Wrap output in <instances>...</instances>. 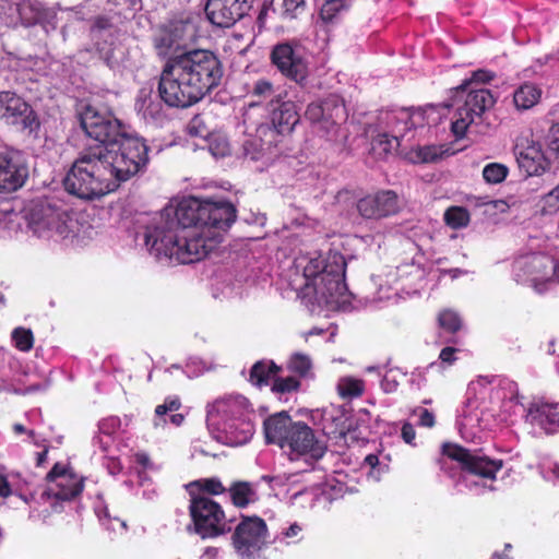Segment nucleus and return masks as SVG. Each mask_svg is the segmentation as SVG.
<instances>
[{"instance_id": "4468645a", "label": "nucleus", "mask_w": 559, "mask_h": 559, "mask_svg": "<svg viewBox=\"0 0 559 559\" xmlns=\"http://www.w3.org/2000/svg\"><path fill=\"white\" fill-rule=\"evenodd\" d=\"M0 120L22 130L33 131L38 127L36 115L32 107L13 92H0Z\"/></svg>"}, {"instance_id": "a18cd8bd", "label": "nucleus", "mask_w": 559, "mask_h": 559, "mask_svg": "<svg viewBox=\"0 0 559 559\" xmlns=\"http://www.w3.org/2000/svg\"><path fill=\"white\" fill-rule=\"evenodd\" d=\"M542 204V210L546 214L559 211V185L543 198Z\"/></svg>"}, {"instance_id": "f8f14e48", "label": "nucleus", "mask_w": 559, "mask_h": 559, "mask_svg": "<svg viewBox=\"0 0 559 559\" xmlns=\"http://www.w3.org/2000/svg\"><path fill=\"white\" fill-rule=\"evenodd\" d=\"M325 444L318 440L313 430L302 421H297L290 430L288 443L285 451L290 460L305 457L308 460H319L325 453Z\"/></svg>"}, {"instance_id": "c9c22d12", "label": "nucleus", "mask_w": 559, "mask_h": 559, "mask_svg": "<svg viewBox=\"0 0 559 559\" xmlns=\"http://www.w3.org/2000/svg\"><path fill=\"white\" fill-rule=\"evenodd\" d=\"M209 150L215 157H225L230 153V145L226 135L212 133L207 139Z\"/></svg>"}, {"instance_id": "0eeeda50", "label": "nucleus", "mask_w": 559, "mask_h": 559, "mask_svg": "<svg viewBox=\"0 0 559 559\" xmlns=\"http://www.w3.org/2000/svg\"><path fill=\"white\" fill-rule=\"evenodd\" d=\"M189 511L194 531L202 538H214L231 530L222 507L206 496H193Z\"/></svg>"}, {"instance_id": "4d7b16f0", "label": "nucleus", "mask_w": 559, "mask_h": 559, "mask_svg": "<svg viewBox=\"0 0 559 559\" xmlns=\"http://www.w3.org/2000/svg\"><path fill=\"white\" fill-rule=\"evenodd\" d=\"M455 352L456 349L453 347H445L441 350L439 358L443 362L452 364L455 361Z\"/></svg>"}, {"instance_id": "7c9ffc66", "label": "nucleus", "mask_w": 559, "mask_h": 559, "mask_svg": "<svg viewBox=\"0 0 559 559\" xmlns=\"http://www.w3.org/2000/svg\"><path fill=\"white\" fill-rule=\"evenodd\" d=\"M462 104H457L455 112L452 118V132L456 138H463L468 128L475 123L479 118Z\"/></svg>"}, {"instance_id": "9b49d317", "label": "nucleus", "mask_w": 559, "mask_h": 559, "mask_svg": "<svg viewBox=\"0 0 559 559\" xmlns=\"http://www.w3.org/2000/svg\"><path fill=\"white\" fill-rule=\"evenodd\" d=\"M443 453L461 464L463 471L484 479L493 480L502 468L501 460H491L480 453L472 452L456 444H445Z\"/></svg>"}, {"instance_id": "338daca9", "label": "nucleus", "mask_w": 559, "mask_h": 559, "mask_svg": "<svg viewBox=\"0 0 559 559\" xmlns=\"http://www.w3.org/2000/svg\"><path fill=\"white\" fill-rule=\"evenodd\" d=\"M183 28H186V29H188V31H191V32H193V31H194L193 26H192V25H190V24H185V25H183Z\"/></svg>"}, {"instance_id": "de8ad7c7", "label": "nucleus", "mask_w": 559, "mask_h": 559, "mask_svg": "<svg viewBox=\"0 0 559 559\" xmlns=\"http://www.w3.org/2000/svg\"><path fill=\"white\" fill-rule=\"evenodd\" d=\"M193 485L211 495H221L225 491L223 484L217 478L200 479Z\"/></svg>"}, {"instance_id": "6e6d98bb", "label": "nucleus", "mask_w": 559, "mask_h": 559, "mask_svg": "<svg viewBox=\"0 0 559 559\" xmlns=\"http://www.w3.org/2000/svg\"><path fill=\"white\" fill-rule=\"evenodd\" d=\"M302 532V527L298 523H293L287 527L282 535L287 539H294L297 538Z\"/></svg>"}, {"instance_id": "39448f33", "label": "nucleus", "mask_w": 559, "mask_h": 559, "mask_svg": "<svg viewBox=\"0 0 559 559\" xmlns=\"http://www.w3.org/2000/svg\"><path fill=\"white\" fill-rule=\"evenodd\" d=\"M346 262L338 252H330L325 258L300 257L296 269L302 271L304 283L299 289L305 299L330 311L341 310L350 301L344 282Z\"/></svg>"}, {"instance_id": "393cba45", "label": "nucleus", "mask_w": 559, "mask_h": 559, "mask_svg": "<svg viewBox=\"0 0 559 559\" xmlns=\"http://www.w3.org/2000/svg\"><path fill=\"white\" fill-rule=\"evenodd\" d=\"M516 147L519 167L527 176H539L546 170L548 163L539 143L532 141Z\"/></svg>"}, {"instance_id": "a19ab883", "label": "nucleus", "mask_w": 559, "mask_h": 559, "mask_svg": "<svg viewBox=\"0 0 559 559\" xmlns=\"http://www.w3.org/2000/svg\"><path fill=\"white\" fill-rule=\"evenodd\" d=\"M136 108L144 118L156 119L160 111V104L154 100L150 95H145L138 99Z\"/></svg>"}, {"instance_id": "69168bd1", "label": "nucleus", "mask_w": 559, "mask_h": 559, "mask_svg": "<svg viewBox=\"0 0 559 559\" xmlns=\"http://www.w3.org/2000/svg\"><path fill=\"white\" fill-rule=\"evenodd\" d=\"M554 475L559 478V465H556L552 469Z\"/></svg>"}, {"instance_id": "bb28decb", "label": "nucleus", "mask_w": 559, "mask_h": 559, "mask_svg": "<svg viewBox=\"0 0 559 559\" xmlns=\"http://www.w3.org/2000/svg\"><path fill=\"white\" fill-rule=\"evenodd\" d=\"M275 139L265 138L263 134L258 132L257 136H252L243 143V155L253 162H262L263 166L269 165L273 157L274 152L272 148V142Z\"/></svg>"}, {"instance_id": "79ce46f5", "label": "nucleus", "mask_w": 559, "mask_h": 559, "mask_svg": "<svg viewBox=\"0 0 559 559\" xmlns=\"http://www.w3.org/2000/svg\"><path fill=\"white\" fill-rule=\"evenodd\" d=\"M400 141L389 133L380 134L373 142V150L379 154H392L397 151Z\"/></svg>"}, {"instance_id": "f03ea898", "label": "nucleus", "mask_w": 559, "mask_h": 559, "mask_svg": "<svg viewBox=\"0 0 559 559\" xmlns=\"http://www.w3.org/2000/svg\"><path fill=\"white\" fill-rule=\"evenodd\" d=\"M120 150V155L105 153L103 146L84 150L63 180L66 190L80 199H99L146 165L147 147L142 140H126Z\"/></svg>"}, {"instance_id": "1a4fd4ad", "label": "nucleus", "mask_w": 559, "mask_h": 559, "mask_svg": "<svg viewBox=\"0 0 559 559\" xmlns=\"http://www.w3.org/2000/svg\"><path fill=\"white\" fill-rule=\"evenodd\" d=\"M519 282H531L535 287L545 283H559V267L552 257L531 253L519 258L514 263Z\"/></svg>"}, {"instance_id": "6ab92c4d", "label": "nucleus", "mask_w": 559, "mask_h": 559, "mask_svg": "<svg viewBox=\"0 0 559 559\" xmlns=\"http://www.w3.org/2000/svg\"><path fill=\"white\" fill-rule=\"evenodd\" d=\"M47 478L49 486L46 493L60 500H70L83 489V479L59 464L53 466Z\"/></svg>"}, {"instance_id": "c85d7f7f", "label": "nucleus", "mask_w": 559, "mask_h": 559, "mask_svg": "<svg viewBox=\"0 0 559 559\" xmlns=\"http://www.w3.org/2000/svg\"><path fill=\"white\" fill-rule=\"evenodd\" d=\"M542 90L532 83L521 85L513 94V102L519 110H527L539 103Z\"/></svg>"}, {"instance_id": "864d4df0", "label": "nucleus", "mask_w": 559, "mask_h": 559, "mask_svg": "<svg viewBox=\"0 0 559 559\" xmlns=\"http://www.w3.org/2000/svg\"><path fill=\"white\" fill-rule=\"evenodd\" d=\"M493 74L486 70H477L473 72L472 79L468 83L478 82V83H487L492 80Z\"/></svg>"}, {"instance_id": "20e7f679", "label": "nucleus", "mask_w": 559, "mask_h": 559, "mask_svg": "<svg viewBox=\"0 0 559 559\" xmlns=\"http://www.w3.org/2000/svg\"><path fill=\"white\" fill-rule=\"evenodd\" d=\"M346 262L338 252H330L325 258L300 257L296 269L302 271L304 283L299 289L305 299L330 311L341 310L350 301L344 282Z\"/></svg>"}, {"instance_id": "8fccbe9b", "label": "nucleus", "mask_w": 559, "mask_h": 559, "mask_svg": "<svg viewBox=\"0 0 559 559\" xmlns=\"http://www.w3.org/2000/svg\"><path fill=\"white\" fill-rule=\"evenodd\" d=\"M547 144L550 151L559 157V122L554 124L547 135Z\"/></svg>"}, {"instance_id": "2f4dec72", "label": "nucleus", "mask_w": 559, "mask_h": 559, "mask_svg": "<svg viewBox=\"0 0 559 559\" xmlns=\"http://www.w3.org/2000/svg\"><path fill=\"white\" fill-rule=\"evenodd\" d=\"M336 390L342 399L359 397L365 391V382L349 376L342 377L337 382Z\"/></svg>"}, {"instance_id": "ea45409f", "label": "nucleus", "mask_w": 559, "mask_h": 559, "mask_svg": "<svg viewBox=\"0 0 559 559\" xmlns=\"http://www.w3.org/2000/svg\"><path fill=\"white\" fill-rule=\"evenodd\" d=\"M347 7L346 2L324 1L320 11V19L324 23H332L341 12L347 9Z\"/></svg>"}, {"instance_id": "ddd939ff", "label": "nucleus", "mask_w": 559, "mask_h": 559, "mask_svg": "<svg viewBox=\"0 0 559 559\" xmlns=\"http://www.w3.org/2000/svg\"><path fill=\"white\" fill-rule=\"evenodd\" d=\"M253 416L248 400L241 395L216 400L207 407L206 424L210 431L222 428L231 420Z\"/></svg>"}, {"instance_id": "e2e57ef3", "label": "nucleus", "mask_w": 559, "mask_h": 559, "mask_svg": "<svg viewBox=\"0 0 559 559\" xmlns=\"http://www.w3.org/2000/svg\"><path fill=\"white\" fill-rule=\"evenodd\" d=\"M217 552L218 550L216 548H207L205 555L213 559L217 556Z\"/></svg>"}, {"instance_id": "603ef678", "label": "nucleus", "mask_w": 559, "mask_h": 559, "mask_svg": "<svg viewBox=\"0 0 559 559\" xmlns=\"http://www.w3.org/2000/svg\"><path fill=\"white\" fill-rule=\"evenodd\" d=\"M419 424L424 427L431 428L435 425V416L426 408L419 409Z\"/></svg>"}, {"instance_id": "052dcab7", "label": "nucleus", "mask_w": 559, "mask_h": 559, "mask_svg": "<svg viewBox=\"0 0 559 559\" xmlns=\"http://www.w3.org/2000/svg\"><path fill=\"white\" fill-rule=\"evenodd\" d=\"M170 421L175 425V426H180L183 421V415L181 414H174L170 416Z\"/></svg>"}, {"instance_id": "37998d69", "label": "nucleus", "mask_w": 559, "mask_h": 559, "mask_svg": "<svg viewBox=\"0 0 559 559\" xmlns=\"http://www.w3.org/2000/svg\"><path fill=\"white\" fill-rule=\"evenodd\" d=\"M15 347L22 352H28L34 344V337L31 330L17 328L12 333Z\"/></svg>"}, {"instance_id": "412c9836", "label": "nucleus", "mask_w": 559, "mask_h": 559, "mask_svg": "<svg viewBox=\"0 0 559 559\" xmlns=\"http://www.w3.org/2000/svg\"><path fill=\"white\" fill-rule=\"evenodd\" d=\"M245 8V0H207L205 13L212 24L229 27L243 15Z\"/></svg>"}, {"instance_id": "680f3d73", "label": "nucleus", "mask_w": 559, "mask_h": 559, "mask_svg": "<svg viewBox=\"0 0 559 559\" xmlns=\"http://www.w3.org/2000/svg\"><path fill=\"white\" fill-rule=\"evenodd\" d=\"M366 462L371 465V466H374L378 464V457L376 455H368L366 457Z\"/></svg>"}, {"instance_id": "f257e3e1", "label": "nucleus", "mask_w": 559, "mask_h": 559, "mask_svg": "<svg viewBox=\"0 0 559 559\" xmlns=\"http://www.w3.org/2000/svg\"><path fill=\"white\" fill-rule=\"evenodd\" d=\"M235 219L236 210L228 202L183 199L153 218L145 230V246L157 260L194 263L217 249Z\"/></svg>"}, {"instance_id": "774afa93", "label": "nucleus", "mask_w": 559, "mask_h": 559, "mask_svg": "<svg viewBox=\"0 0 559 559\" xmlns=\"http://www.w3.org/2000/svg\"><path fill=\"white\" fill-rule=\"evenodd\" d=\"M116 522L120 525V527H121V528H124V527H126L124 522H121V521H118V520H116Z\"/></svg>"}, {"instance_id": "9d476101", "label": "nucleus", "mask_w": 559, "mask_h": 559, "mask_svg": "<svg viewBox=\"0 0 559 559\" xmlns=\"http://www.w3.org/2000/svg\"><path fill=\"white\" fill-rule=\"evenodd\" d=\"M267 526L258 516L242 518L236 526L231 540L233 546L241 558H254L266 545Z\"/></svg>"}, {"instance_id": "a878e982", "label": "nucleus", "mask_w": 559, "mask_h": 559, "mask_svg": "<svg viewBox=\"0 0 559 559\" xmlns=\"http://www.w3.org/2000/svg\"><path fill=\"white\" fill-rule=\"evenodd\" d=\"M286 412L270 416L264 421V435L267 443H275L286 449L292 427L295 425Z\"/></svg>"}, {"instance_id": "2eb2a0df", "label": "nucleus", "mask_w": 559, "mask_h": 559, "mask_svg": "<svg viewBox=\"0 0 559 559\" xmlns=\"http://www.w3.org/2000/svg\"><path fill=\"white\" fill-rule=\"evenodd\" d=\"M306 118L329 135H334L337 124L345 119V108L337 98L331 97L308 106Z\"/></svg>"}, {"instance_id": "f3484780", "label": "nucleus", "mask_w": 559, "mask_h": 559, "mask_svg": "<svg viewBox=\"0 0 559 559\" xmlns=\"http://www.w3.org/2000/svg\"><path fill=\"white\" fill-rule=\"evenodd\" d=\"M299 121L296 105L293 102H272L271 123L272 128L261 126L258 129L265 138L275 139L276 134H288Z\"/></svg>"}, {"instance_id": "b1692460", "label": "nucleus", "mask_w": 559, "mask_h": 559, "mask_svg": "<svg viewBox=\"0 0 559 559\" xmlns=\"http://www.w3.org/2000/svg\"><path fill=\"white\" fill-rule=\"evenodd\" d=\"M217 440H222L231 445H241L247 443L253 436L254 425L252 416L231 420L229 424L211 431Z\"/></svg>"}, {"instance_id": "f704fd0d", "label": "nucleus", "mask_w": 559, "mask_h": 559, "mask_svg": "<svg viewBox=\"0 0 559 559\" xmlns=\"http://www.w3.org/2000/svg\"><path fill=\"white\" fill-rule=\"evenodd\" d=\"M442 150L436 145L418 146L411 152V159L414 163H430L442 155Z\"/></svg>"}, {"instance_id": "58836bf2", "label": "nucleus", "mask_w": 559, "mask_h": 559, "mask_svg": "<svg viewBox=\"0 0 559 559\" xmlns=\"http://www.w3.org/2000/svg\"><path fill=\"white\" fill-rule=\"evenodd\" d=\"M180 401L178 397H169L167 399L163 404L157 405L155 408V418H154V426L160 427L164 426L166 423V419L164 416L168 412H176L180 408Z\"/></svg>"}, {"instance_id": "13d9d810", "label": "nucleus", "mask_w": 559, "mask_h": 559, "mask_svg": "<svg viewBox=\"0 0 559 559\" xmlns=\"http://www.w3.org/2000/svg\"><path fill=\"white\" fill-rule=\"evenodd\" d=\"M402 437L407 443H412L415 439V430L412 425L405 424L402 428Z\"/></svg>"}, {"instance_id": "6e6552de", "label": "nucleus", "mask_w": 559, "mask_h": 559, "mask_svg": "<svg viewBox=\"0 0 559 559\" xmlns=\"http://www.w3.org/2000/svg\"><path fill=\"white\" fill-rule=\"evenodd\" d=\"M28 226L38 237L66 239L72 233L73 222L64 211L39 202L31 210Z\"/></svg>"}, {"instance_id": "423d86ee", "label": "nucleus", "mask_w": 559, "mask_h": 559, "mask_svg": "<svg viewBox=\"0 0 559 559\" xmlns=\"http://www.w3.org/2000/svg\"><path fill=\"white\" fill-rule=\"evenodd\" d=\"M81 127L88 138L96 141V144L88 148L103 146L106 148L105 153L115 151V154L120 155V146L126 140H140L127 135L121 130L119 120L110 111L93 105L86 106L81 114Z\"/></svg>"}, {"instance_id": "4c0bfd02", "label": "nucleus", "mask_w": 559, "mask_h": 559, "mask_svg": "<svg viewBox=\"0 0 559 559\" xmlns=\"http://www.w3.org/2000/svg\"><path fill=\"white\" fill-rule=\"evenodd\" d=\"M447 224L452 228H462L469 223V214L464 207L454 206L444 213Z\"/></svg>"}, {"instance_id": "09e8293b", "label": "nucleus", "mask_w": 559, "mask_h": 559, "mask_svg": "<svg viewBox=\"0 0 559 559\" xmlns=\"http://www.w3.org/2000/svg\"><path fill=\"white\" fill-rule=\"evenodd\" d=\"M284 14L289 19H296L305 10V0H284Z\"/></svg>"}, {"instance_id": "aec40b11", "label": "nucleus", "mask_w": 559, "mask_h": 559, "mask_svg": "<svg viewBox=\"0 0 559 559\" xmlns=\"http://www.w3.org/2000/svg\"><path fill=\"white\" fill-rule=\"evenodd\" d=\"M28 177V169L19 157L0 153V192L19 190Z\"/></svg>"}, {"instance_id": "3c124183", "label": "nucleus", "mask_w": 559, "mask_h": 559, "mask_svg": "<svg viewBox=\"0 0 559 559\" xmlns=\"http://www.w3.org/2000/svg\"><path fill=\"white\" fill-rule=\"evenodd\" d=\"M253 94L258 96H270L272 94V84L265 80L258 81L254 84Z\"/></svg>"}, {"instance_id": "dca6fc26", "label": "nucleus", "mask_w": 559, "mask_h": 559, "mask_svg": "<svg viewBox=\"0 0 559 559\" xmlns=\"http://www.w3.org/2000/svg\"><path fill=\"white\" fill-rule=\"evenodd\" d=\"M433 114L435 107L432 106L416 110L400 109L390 114L386 117L389 134L400 141L405 138L413 128L429 123Z\"/></svg>"}, {"instance_id": "49530a36", "label": "nucleus", "mask_w": 559, "mask_h": 559, "mask_svg": "<svg viewBox=\"0 0 559 559\" xmlns=\"http://www.w3.org/2000/svg\"><path fill=\"white\" fill-rule=\"evenodd\" d=\"M299 388V381L294 377L275 379L272 390L276 393H289Z\"/></svg>"}, {"instance_id": "72a5a7b5", "label": "nucleus", "mask_w": 559, "mask_h": 559, "mask_svg": "<svg viewBox=\"0 0 559 559\" xmlns=\"http://www.w3.org/2000/svg\"><path fill=\"white\" fill-rule=\"evenodd\" d=\"M509 168L501 163H489L483 169V178L487 183H501L508 176Z\"/></svg>"}, {"instance_id": "cd10ccee", "label": "nucleus", "mask_w": 559, "mask_h": 559, "mask_svg": "<svg viewBox=\"0 0 559 559\" xmlns=\"http://www.w3.org/2000/svg\"><path fill=\"white\" fill-rule=\"evenodd\" d=\"M462 105L481 119L485 111L495 105V98L489 90L478 88L471 90L465 96Z\"/></svg>"}, {"instance_id": "0e129e2a", "label": "nucleus", "mask_w": 559, "mask_h": 559, "mask_svg": "<svg viewBox=\"0 0 559 559\" xmlns=\"http://www.w3.org/2000/svg\"><path fill=\"white\" fill-rule=\"evenodd\" d=\"M14 430L16 432H23L24 431V427L22 425H20V424H16V425H14Z\"/></svg>"}, {"instance_id": "bf43d9fd", "label": "nucleus", "mask_w": 559, "mask_h": 559, "mask_svg": "<svg viewBox=\"0 0 559 559\" xmlns=\"http://www.w3.org/2000/svg\"><path fill=\"white\" fill-rule=\"evenodd\" d=\"M135 461L144 467L150 466V457L146 453H136Z\"/></svg>"}, {"instance_id": "5701e85b", "label": "nucleus", "mask_w": 559, "mask_h": 559, "mask_svg": "<svg viewBox=\"0 0 559 559\" xmlns=\"http://www.w3.org/2000/svg\"><path fill=\"white\" fill-rule=\"evenodd\" d=\"M526 419L546 433L559 432V403H534L527 411Z\"/></svg>"}, {"instance_id": "7ed1b4c3", "label": "nucleus", "mask_w": 559, "mask_h": 559, "mask_svg": "<svg viewBox=\"0 0 559 559\" xmlns=\"http://www.w3.org/2000/svg\"><path fill=\"white\" fill-rule=\"evenodd\" d=\"M222 74L221 62L212 51L194 49L167 61L158 92L167 105L189 107L217 86Z\"/></svg>"}, {"instance_id": "a211bd4d", "label": "nucleus", "mask_w": 559, "mask_h": 559, "mask_svg": "<svg viewBox=\"0 0 559 559\" xmlns=\"http://www.w3.org/2000/svg\"><path fill=\"white\" fill-rule=\"evenodd\" d=\"M273 63L287 78L304 82L308 75V67L305 60L295 52L288 43L276 45L271 55Z\"/></svg>"}, {"instance_id": "c03bdc74", "label": "nucleus", "mask_w": 559, "mask_h": 559, "mask_svg": "<svg viewBox=\"0 0 559 559\" xmlns=\"http://www.w3.org/2000/svg\"><path fill=\"white\" fill-rule=\"evenodd\" d=\"M439 324L450 331V332H456L461 328V319L459 314L452 310H444L439 314Z\"/></svg>"}, {"instance_id": "e433bc0d", "label": "nucleus", "mask_w": 559, "mask_h": 559, "mask_svg": "<svg viewBox=\"0 0 559 559\" xmlns=\"http://www.w3.org/2000/svg\"><path fill=\"white\" fill-rule=\"evenodd\" d=\"M288 369L299 376L306 377L312 369L311 358L302 353H295L288 361Z\"/></svg>"}, {"instance_id": "4be33fe9", "label": "nucleus", "mask_w": 559, "mask_h": 559, "mask_svg": "<svg viewBox=\"0 0 559 559\" xmlns=\"http://www.w3.org/2000/svg\"><path fill=\"white\" fill-rule=\"evenodd\" d=\"M357 206L364 217H384L397 212V195L393 191H382L361 199Z\"/></svg>"}, {"instance_id": "5fc2aeb1", "label": "nucleus", "mask_w": 559, "mask_h": 559, "mask_svg": "<svg viewBox=\"0 0 559 559\" xmlns=\"http://www.w3.org/2000/svg\"><path fill=\"white\" fill-rule=\"evenodd\" d=\"M12 495H13V489L8 480V477L0 474V498L5 499Z\"/></svg>"}, {"instance_id": "473e14b6", "label": "nucleus", "mask_w": 559, "mask_h": 559, "mask_svg": "<svg viewBox=\"0 0 559 559\" xmlns=\"http://www.w3.org/2000/svg\"><path fill=\"white\" fill-rule=\"evenodd\" d=\"M278 368L273 362H255L250 371V382L261 386L266 384L269 378L277 372Z\"/></svg>"}, {"instance_id": "c756f323", "label": "nucleus", "mask_w": 559, "mask_h": 559, "mask_svg": "<svg viewBox=\"0 0 559 559\" xmlns=\"http://www.w3.org/2000/svg\"><path fill=\"white\" fill-rule=\"evenodd\" d=\"M228 492L233 503L238 508H245L258 499L253 486L247 481L233 484Z\"/></svg>"}]
</instances>
